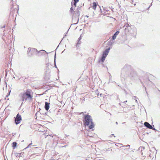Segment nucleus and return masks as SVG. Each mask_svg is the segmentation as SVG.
Wrapping results in <instances>:
<instances>
[{"label": "nucleus", "mask_w": 160, "mask_h": 160, "mask_svg": "<svg viewBox=\"0 0 160 160\" xmlns=\"http://www.w3.org/2000/svg\"><path fill=\"white\" fill-rule=\"evenodd\" d=\"M84 125L88 126L89 129H92L94 127L91 117L89 115H86L84 118Z\"/></svg>", "instance_id": "f03ea898"}, {"label": "nucleus", "mask_w": 160, "mask_h": 160, "mask_svg": "<svg viewBox=\"0 0 160 160\" xmlns=\"http://www.w3.org/2000/svg\"><path fill=\"white\" fill-rule=\"evenodd\" d=\"M75 8H74V7H72L70 8V11L71 12V13H72L74 11V9Z\"/></svg>", "instance_id": "9b49d317"}, {"label": "nucleus", "mask_w": 160, "mask_h": 160, "mask_svg": "<svg viewBox=\"0 0 160 160\" xmlns=\"http://www.w3.org/2000/svg\"><path fill=\"white\" fill-rule=\"evenodd\" d=\"M116 37H117V36L115 34H114L113 36H112V40H115L116 38Z\"/></svg>", "instance_id": "ddd939ff"}, {"label": "nucleus", "mask_w": 160, "mask_h": 160, "mask_svg": "<svg viewBox=\"0 0 160 160\" xmlns=\"http://www.w3.org/2000/svg\"><path fill=\"white\" fill-rule=\"evenodd\" d=\"M112 136H113L114 137H115L113 134H112L110 135V137H112Z\"/></svg>", "instance_id": "2eb2a0df"}, {"label": "nucleus", "mask_w": 160, "mask_h": 160, "mask_svg": "<svg viewBox=\"0 0 160 160\" xmlns=\"http://www.w3.org/2000/svg\"><path fill=\"white\" fill-rule=\"evenodd\" d=\"M33 92L32 90L28 89L23 93H21L20 97L23 101L28 100L31 102L33 99Z\"/></svg>", "instance_id": "f257e3e1"}, {"label": "nucleus", "mask_w": 160, "mask_h": 160, "mask_svg": "<svg viewBox=\"0 0 160 160\" xmlns=\"http://www.w3.org/2000/svg\"><path fill=\"white\" fill-rule=\"evenodd\" d=\"M45 108L47 111H48L49 108V103L46 102L45 103Z\"/></svg>", "instance_id": "6e6552de"}, {"label": "nucleus", "mask_w": 160, "mask_h": 160, "mask_svg": "<svg viewBox=\"0 0 160 160\" xmlns=\"http://www.w3.org/2000/svg\"><path fill=\"white\" fill-rule=\"evenodd\" d=\"M37 52V49L34 48H28V54L30 55H32L34 54L35 53Z\"/></svg>", "instance_id": "20e7f679"}, {"label": "nucleus", "mask_w": 160, "mask_h": 160, "mask_svg": "<svg viewBox=\"0 0 160 160\" xmlns=\"http://www.w3.org/2000/svg\"><path fill=\"white\" fill-rule=\"evenodd\" d=\"M17 145V143L16 142H14L12 143V147H13V148L14 149L16 147Z\"/></svg>", "instance_id": "9d476101"}, {"label": "nucleus", "mask_w": 160, "mask_h": 160, "mask_svg": "<svg viewBox=\"0 0 160 160\" xmlns=\"http://www.w3.org/2000/svg\"><path fill=\"white\" fill-rule=\"evenodd\" d=\"M22 120V118L21 116L19 114H17L16 117L15 119V121L16 124H17L20 123Z\"/></svg>", "instance_id": "39448f33"}, {"label": "nucleus", "mask_w": 160, "mask_h": 160, "mask_svg": "<svg viewBox=\"0 0 160 160\" xmlns=\"http://www.w3.org/2000/svg\"><path fill=\"white\" fill-rule=\"evenodd\" d=\"M74 1V4H73L74 6V8H75L76 6V4L79 1V0H76Z\"/></svg>", "instance_id": "f8f14e48"}, {"label": "nucleus", "mask_w": 160, "mask_h": 160, "mask_svg": "<svg viewBox=\"0 0 160 160\" xmlns=\"http://www.w3.org/2000/svg\"><path fill=\"white\" fill-rule=\"evenodd\" d=\"M109 50L110 48H108L105 51L103 52L101 59V61L102 62H103L105 60L106 58V57L107 55L108 54Z\"/></svg>", "instance_id": "7ed1b4c3"}, {"label": "nucleus", "mask_w": 160, "mask_h": 160, "mask_svg": "<svg viewBox=\"0 0 160 160\" xmlns=\"http://www.w3.org/2000/svg\"><path fill=\"white\" fill-rule=\"evenodd\" d=\"M144 125L149 129H152V126L148 122H145L144 123Z\"/></svg>", "instance_id": "0eeeda50"}, {"label": "nucleus", "mask_w": 160, "mask_h": 160, "mask_svg": "<svg viewBox=\"0 0 160 160\" xmlns=\"http://www.w3.org/2000/svg\"><path fill=\"white\" fill-rule=\"evenodd\" d=\"M119 33V31H118L116 32V33L114 34L116 36Z\"/></svg>", "instance_id": "4468645a"}, {"label": "nucleus", "mask_w": 160, "mask_h": 160, "mask_svg": "<svg viewBox=\"0 0 160 160\" xmlns=\"http://www.w3.org/2000/svg\"><path fill=\"white\" fill-rule=\"evenodd\" d=\"M72 14L73 17H78L80 16V11L79 10H77L75 11Z\"/></svg>", "instance_id": "423d86ee"}, {"label": "nucleus", "mask_w": 160, "mask_h": 160, "mask_svg": "<svg viewBox=\"0 0 160 160\" xmlns=\"http://www.w3.org/2000/svg\"><path fill=\"white\" fill-rule=\"evenodd\" d=\"M97 6V5L96 3L94 2L92 3L91 7L93 9L95 10L96 9Z\"/></svg>", "instance_id": "1a4fd4ad"}]
</instances>
